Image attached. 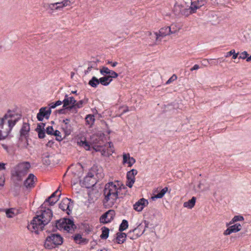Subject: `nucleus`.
I'll return each instance as SVG.
<instances>
[{"label": "nucleus", "mask_w": 251, "mask_h": 251, "mask_svg": "<svg viewBox=\"0 0 251 251\" xmlns=\"http://www.w3.org/2000/svg\"><path fill=\"white\" fill-rule=\"evenodd\" d=\"M175 32V31H172L171 28L170 26H167L161 28L159 31V33L157 32L154 33L153 34L151 32H148V34L149 35H152L153 37L155 39L156 42H157L158 40L161 41V39H159L160 37H164L167 35H169L170 34H173Z\"/></svg>", "instance_id": "obj_9"}, {"label": "nucleus", "mask_w": 251, "mask_h": 251, "mask_svg": "<svg viewBox=\"0 0 251 251\" xmlns=\"http://www.w3.org/2000/svg\"><path fill=\"white\" fill-rule=\"evenodd\" d=\"M66 110H67V109L63 107V108L55 111V112L60 114H65L66 113Z\"/></svg>", "instance_id": "obj_49"}, {"label": "nucleus", "mask_w": 251, "mask_h": 251, "mask_svg": "<svg viewBox=\"0 0 251 251\" xmlns=\"http://www.w3.org/2000/svg\"><path fill=\"white\" fill-rule=\"evenodd\" d=\"M38 133V137L39 138L42 139L45 137V132L44 130L40 129L37 131Z\"/></svg>", "instance_id": "obj_42"}, {"label": "nucleus", "mask_w": 251, "mask_h": 251, "mask_svg": "<svg viewBox=\"0 0 251 251\" xmlns=\"http://www.w3.org/2000/svg\"><path fill=\"white\" fill-rule=\"evenodd\" d=\"M167 191H168V188L166 187L164 188L163 189H162L161 190V191L159 193L152 196L151 197V199L153 201H154L155 199L162 198L164 196V195L165 194V193L167 192Z\"/></svg>", "instance_id": "obj_26"}, {"label": "nucleus", "mask_w": 251, "mask_h": 251, "mask_svg": "<svg viewBox=\"0 0 251 251\" xmlns=\"http://www.w3.org/2000/svg\"><path fill=\"white\" fill-rule=\"evenodd\" d=\"M239 52L236 53L234 50H231L230 51L227 52L226 55V57H228L231 55H232V58L235 59L238 57Z\"/></svg>", "instance_id": "obj_33"}, {"label": "nucleus", "mask_w": 251, "mask_h": 251, "mask_svg": "<svg viewBox=\"0 0 251 251\" xmlns=\"http://www.w3.org/2000/svg\"><path fill=\"white\" fill-rule=\"evenodd\" d=\"M70 122L71 121L69 119H65L63 120L62 123H63V124H65V123H66L68 124H71Z\"/></svg>", "instance_id": "obj_59"}, {"label": "nucleus", "mask_w": 251, "mask_h": 251, "mask_svg": "<svg viewBox=\"0 0 251 251\" xmlns=\"http://www.w3.org/2000/svg\"><path fill=\"white\" fill-rule=\"evenodd\" d=\"M200 68V67L198 65L195 64L192 68L190 69L191 71H193L194 70H198Z\"/></svg>", "instance_id": "obj_53"}, {"label": "nucleus", "mask_w": 251, "mask_h": 251, "mask_svg": "<svg viewBox=\"0 0 251 251\" xmlns=\"http://www.w3.org/2000/svg\"><path fill=\"white\" fill-rule=\"evenodd\" d=\"M45 126V124H44V123H40V124H39L37 126V127L36 128V131H38L39 130H40V129H43V128H44V126Z\"/></svg>", "instance_id": "obj_48"}, {"label": "nucleus", "mask_w": 251, "mask_h": 251, "mask_svg": "<svg viewBox=\"0 0 251 251\" xmlns=\"http://www.w3.org/2000/svg\"><path fill=\"white\" fill-rule=\"evenodd\" d=\"M37 178L32 174H30L26 180L24 181V185L26 188H30L34 186V183Z\"/></svg>", "instance_id": "obj_17"}, {"label": "nucleus", "mask_w": 251, "mask_h": 251, "mask_svg": "<svg viewBox=\"0 0 251 251\" xmlns=\"http://www.w3.org/2000/svg\"><path fill=\"white\" fill-rule=\"evenodd\" d=\"M137 174V171L135 169H132L127 173V181L126 182V185L129 188H131L132 187L135 180V176Z\"/></svg>", "instance_id": "obj_12"}, {"label": "nucleus", "mask_w": 251, "mask_h": 251, "mask_svg": "<svg viewBox=\"0 0 251 251\" xmlns=\"http://www.w3.org/2000/svg\"><path fill=\"white\" fill-rule=\"evenodd\" d=\"M85 120L88 125H91L94 123L95 119L93 115H87Z\"/></svg>", "instance_id": "obj_35"}, {"label": "nucleus", "mask_w": 251, "mask_h": 251, "mask_svg": "<svg viewBox=\"0 0 251 251\" xmlns=\"http://www.w3.org/2000/svg\"><path fill=\"white\" fill-rule=\"evenodd\" d=\"M177 76L176 75H173L171 78H170L166 82V84H169L171 83L173 81L176 79Z\"/></svg>", "instance_id": "obj_46"}, {"label": "nucleus", "mask_w": 251, "mask_h": 251, "mask_svg": "<svg viewBox=\"0 0 251 251\" xmlns=\"http://www.w3.org/2000/svg\"><path fill=\"white\" fill-rule=\"evenodd\" d=\"M89 85L94 88H96L100 84L99 79L96 76H93L88 82Z\"/></svg>", "instance_id": "obj_29"}, {"label": "nucleus", "mask_w": 251, "mask_h": 251, "mask_svg": "<svg viewBox=\"0 0 251 251\" xmlns=\"http://www.w3.org/2000/svg\"><path fill=\"white\" fill-rule=\"evenodd\" d=\"M5 164H4L3 163L0 162V171L5 170Z\"/></svg>", "instance_id": "obj_57"}, {"label": "nucleus", "mask_w": 251, "mask_h": 251, "mask_svg": "<svg viewBox=\"0 0 251 251\" xmlns=\"http://www.w3.org/2000/svg\"><path fill=\"white\" fill-rule=\"evenodd\" d=\"M52 212L50 208L44 210L41 215L34 217L30 223L27 226V228L32 232L38 233L39 231L43 230L44 226L50 221L52 217Z\"/></svg>", "instance_id": "obj_2"}, {"label": "nucleus", "mask_w": 251, "mask_h": 251, "mask_svg": "<svg viewBox=\"0 0 251 251\" xmlns=\"http://www.w3.org/2000/svg\"><path fill=\"white\" fill-rule=\"evenodd\" d=\"M63 102V107L65 108L67 111H69L70 112V110L68 108V107H69L71 105H75L76 101L74 97H68L67 95H66Z\"/></svg>", "instance_id": "obj_14"}, {"label": "nucleus", "mask_w": 251, "mask_h": 251, "mask_svg": "<svg viewBox=\"0 0 251 251\" xmlns=\"http://www.w3.org/2000/svg\"><path fill=\"white\" fill-rule=\"evenodd\" d=\"M48 105L49 107L48 108V109H50V110H51V109H54L56 107V106L54 102L50 103Z\"/></svg>", "instance_id": "obj_51"}, {"label": "nucleus", "mask_w": 251, "mask_h": 251, "mask_svg": "<svg viewBox=\"0 0 251 251\" xmlns=\"http://www.w3.org/2000/svg\"><path fill=\"white\" fill-rule=\"evenodd\" d=\"M232 232H237L241 229V225L240 224H236L229 226Z\"/></svg>", "instance_id": "obj_34"}, {"label": "nucleus", "mask_w": 251, "mask_h": 251, "mask_svg": "<svg viewBox=\"0 0 251 251\" xmlns=\"http://www.w3.org/2000/svg\"><path fill=\"white\" fill-rule=\"evenodd\" d=\"M74 240L77 244H86L87 243V240L85 238H82L81 235L79 234H75L73 237Z\"/></svg>", "instance_id": "obj_24"}, {"label": "nucleus", "mask_w": 251, "mask_h": 251, "mask_svg": "<svg viewBox=\"0 0 251 251\" xmlns=\"http://www.w3.org/2000/svg\"><path fill=\"white\" fill-rule=\"evenodd\" d=\"M55 156L53 154H50L48 152L44 153L42 155L43 163L46 165H49L53 162Z\"/></svg>", "instance_id": "obj_20"}, {"label": "nucleus", "mask_w": 251, "mask_h": 251, "mask_svg": "<svg viewBox=\"0 0 251 251\" xmlns=\"http://www.w3.org/2000/svg\"><path fill=\"white\" fill-rule=\"evenodd\" d=\"M110 71L111 70L109 69L106 67H102L100 70V73L103 76L109 75V73H110Z\"/></svg>", "instance_id": "obj_32"}, {"label": "nucleus", "mask_w": 251, "mask_h": 251, "mask_svg": "<svg viewBox=\"0 0 251 251\" xmlns=\"http://www.w3.org/2000/svg\"><path fill=\"white\" fill-rule=\"evenodd\" d=\"M86 140L82 141L80 140L79 142H78V144L80 146L83 147L84 144V142H85Z\"/></svg>", "instance_id": "obj_61"}, {"label": "nucleus", "mask_w": 251, "mask_h": 251, "mask_svg": "<svg viewBox=\"0 0 251 251\" xmlns=\"http://www.w3.org/2000/svg\"><path fill=\"white\" fill-rule=\"evenodd\" d=\"M102 233L100 237L102 239H106L109 235V229L103 226L101 228Z\"/></svg>", "instance_id": "obj_30"}, {"label": "nucleus", "mask_w": 251, "mask_h": 251, "mask_svg": "<svg viewBox=\"0 0 251 251\" xmlns=\"http://www.w3.org/2000/svg\"><path fill=\"white\" fill-rule=\"evenodd\" d=\"M62 103L63 104V101H61L60 100H58L56 101L55 102H54V104H55L56 107L61 105Z\"/></svg>", "instance_id": "obj_58"}, {"label": "nucleus", "mask_w": 251, "mask_h": 251, "mask_svg": "<svg viewBox=\"0 0 251 251\" xmlns=\"http://www.w3.org/2000/svg\"><path fill=\"white\" fill-rule=\"evenodd\" d=\"M53 135L56 137V140L57 141H61L63 140V138L61 135V132L58 130H55L54 131Z\"/></svg>", "instance_id": "obj_36"}, {"label": "nucleus", "mask_w": 251, "mask_h": 251, "mask_svg": "<svg viewBox=\"0 0 251 251\" xmlns=\"http://www.w3.org/2000/svg\"><path fill=\"white\" fill-rule=\"evenodd\" d=\"M148 204V201L144 198H142L134 204V209L137 211L140 212Z\"/></svg>", "instance_id": "obj_18"}, {"label": "nucleus", "mask_w": 251, "mask_h": 251, "mask_svg": "<svg viewBox=\"0 0 251 251\" xmlns=\"http://www.w3.org/2000/svg\"><path fill=\"white\" fill-rule=\"evenodd\" d=\"M30 131L29 124L26 123H24L22 128L20 130V140H23L24 139L26 143V145H24V147H26L28 145L27 143L26 137L28 136L29 132Z\"/></svg>", "instance_id": "obj_10"}, {"label": "nucleus", "mask_w": 251, "mask_h": 251, "mask_svg": "<svg viewBox=\"0 0 251 251\" xmlns=\"http://www.w3.org/2000/svg\"><path fill=\"white\" fill-rule=\"evenodd\" d=\"M196 201V198L195 197H193L191 200L183 203V206L189 209H192L195 204Z\"/></svg>", "instance_id": "obj_25"}, {"label": "nucleus", "mask_w": 251, "mask_h": 251, "mask_svg": "<svg viewBox=\"0 0 251 251\" xmlns=\"http://www.w3.org/2000/svg\"><path fill=\"white\" fill-rule=\"evenodd\" d=\"M123 163L125 164L126 163L128 159L130 157L129 153H124L123 154Z\"/></svg>", "instance_id": "obj_44"}, {"label": "nucleus", "mask_w": 251, "mask_h": 251, "mask_svg": "<svg viewBox=\"0 0 251 251\" xmlns=\"http://www.w3.org/2000/svg\"><path fill=\"white\" fill-rule=\"evenodd\" d=\"M83 147H84L86 150H87V151L89 150V149H90V146L89 145L88 142H87L86 141L85 142H84V144L83 146Z\"/></svg>", "instance_id": "obj_52"}, {"label": "nucleus", "mask_w": 251, "mask_h": 251, "mask_svg": "<svg viewBox=\"0 0 251 251\" xmlns=\"http://www.w3.org/2000/svg\"><path fill=\"white\" fill-rule=\"evenodd\" d=\"M107 76L108 77H109V79H110L111 81H112V78H115L118 76V74L114 71L111 70L110 73H109V75Z\"/></svg>", "instance_id": "obj_39"}, {"label": "nucleus", "mask_w": 251, "mask_h": 251, "mask_svg": "<svg viewBox=\"0 0 251 251\" xmlns=\"http://www.w3.org/2000/svg\"><path fill=\"white\" fill-rule=\"evenodd\" d=\"M121 187L116 184V182H110L105 184L103 190L104 199L103 202L112 206L119 198Z\"/></svg>", "instance_id": "obj_3"}, {"label": "nucleus", "mask_w": 251, "mask_h": 251, "mask_svg": "<svg viewBox=\"0 0 251 251\" xmlns=\"http://www.w3.org/2000/svg\"><path fill=\"white\" fill-rule=\"evenodd\" d=\"M204 0H198L192 2L190 0L191 6L188 8H183L181 6L175 5L174 7V14L175 15H189L195 13L196 10L204 4Z\"/></svg>", "instance_id": "obj_4"}, {"label": "nucleus", "mask_w": 251, "mask_h": 251, "mask_svg": "<svg viewBox=\"0 0 251 251\" xmlns=\"http://www.w3.org/2000/svg\"><path fill=\"white\" fill-rule=\"evenodd\" d=\"M128 222L126 220H123L119 227V231L122 232L128 227Z\"/></svg>", "instance_id": "obj_31"}, {"label": "nucleus", "mask_w": 251, "mask_h": 251, "mask_svg": "<svg viewBox=\"0 0 251 251\" xmlns=\"http://www.w3.org/2000/svg\"><path fill=\"white\" fill-rule=\"evenodd\" d=\"M56 227L58 229H62L71 232L76 228V226L72 220L69 219L63 218L56 221Z\"/></svg>", "instance_id": "obj_7"}, {"label": "nucleus", "mask_w": 251, "mask_h": 251, "mask_svg": "<svg viewBox=\"0 0 251 251\" xmlns=\"http://www.w3.org/2000/svg\"><path fill=\"white\" fill-rule=\"evenodd\" d=\"M22 115L14 111L8 110L0 118V140L5 139L13 127L21 120Z\"/></svg>", "instance_id": "obj_1"}, {"label": "nucleus", "mask_w": 251, "mask_h": 251, "mask_svg": "<svg viewBox=\"0 0 251 251\" xmlns=\"http://www.w3.org/2000/svg\"><path fill=\"white\" fill-rule=\"evenodd\" d=\"M211 19L210 20L209 22L212 25H215L219 23L220 20L219 17H211Z\"/></svg>", "instance_id": "obj_38"}, {"label": "nucleus", "mask_w": 251, "mask_h": 251, "mask_svg": "<svg viewBox=\"0 0 251 251\" xmlns=\"http://www.w3.org/2000/svg\"><path fill=\"white\" fill-rule=\"evenodd\" d=\"M61 126L66 136L70 135L73 131V128L71 124L65 123V124H62Z\"/></svg>", "instance_id": "obj_21"}, {"label": "nucleus", "mask_w": 251, "mask_h": 251, "mask_svg": "<svg viewBox=\"0 0 251 251\" xmlns=\"http://www.w3.org/2000/svg\"><path fill=\"white\" fill-rule=\"evenodd\" d=\"M248 55L249 54H248V52L246 51H244L240 54V55L239 56V58L242 59H246V58L247 57Z\"/></svg>", "instance_id": "obj_45"}, {"label": "nucleus", "mask_w": 251, "mask_h": 251, "mask_svg": "<svg viewBox=\"0 0 251 251\" xmlns=\"http://www.w3.org/2000/svg\"><path fill=\"white\" fill-rule=\"evenodd\" d=\"M53 2L49 4V8L52 10L61 11L64 8L71 5L73 0H53Z\"/></svg>", "instance_id": "obj_8"}, {"label": "nucleus", "mask_w": 251, "mask_h": 251, "mask_svg": "<svg viewBox=\"0 0 251 251\" xmlns=\"http://www.w3.org/2000/svg\"><path fill=\"white\" fill-rule=\"evenodd\" d=\"M232 229H231L229 227L228 228H227L225 231L224 234L226 235H229L231 233H233L232 231Z\"/></svg>", "instance_id": "obj_50"}, {"label": "nucleus", "mask_w": 251, "mask_h": 251, "mask_svg": "<svg viewBox=\"0 0 251 251\" xmlns=\"http://www.w3.org/2000/svg\"><path fill=\"white\" fill-rule=\"evenodd\" d=\"M246 61L247 62H250L251 61V55L246 58Z\"/></svg>", "instance_id": "obj_63"}, {"label": "nucleus", "mask_w": 251, "mask_h": 251, "mask_svg": "<svg viewBox=\"0 0 251 251\" xmlns=\"http://www.w3.org/2000/svg\"><path fill=\"white\" fill-rule=\"evenodd\" d=\"M87 100H82L75 102V105H71L68 108L70 110V113L76 114L77 113V109L82 107L84 104L87 103Z\"/></svg>", "instance_id": "obj_15"}, {"label": "nucleus", "mask_w": 251, "mask_h": 251, "mask_svg": "<svg viewBox=\"0 0 251 251\" xmlns=\"http://www.w3.org/2000/svg\"><path fill=\"white\" fill-rule=\"evenodd\" d=\"M71 201V200L70 199L66 198L62 200V201L59 205V208H60L63 211H66V213L68 215L71 211L69 208V204L70 203Z\"/></svg>", "instance_id": "obj_16"}, {"label": "nucleus", "mask_w": 251, "mask_h": 251, "mask_svg": "<svg viewBox=\"0 0 251 251\" xmlns=\"http://www.w3.org/2000/svg\"><path fill=\"white\" fill-rule=\"evenodd\" d=\"M120 110L122 112V114L125 113L129 111L128 108L127 106H122L120 108Z\"/></svg>", "instance_id": "obj_47"}, {"label": "nucleus", "mask_w": 251, "mask_h": 251, "mask_svg": "<svg viewBox=\"0 0 251 251\" xmlns=\"http://www.w3.org/2000/svg\"><path fill=\"white\" fill-rule=\"evenodd\" d=\"M202 183L200 182L199 183V185H198V188H199V189H201V190L203 191V189H202V188H201V186H202Z\"/></svg>", "instance_id": "obj_62"}, {"label": "nucleus", "mask_w": 251, "mask_h": 251, "mask_svg": "<svg viewBox=\"0 0 251 251\" xmlns=\"http://www.w3.org/2000/svg\"><path fill=\"white\" fill-rule=\"evenodd\" d=\"M115 211L113 210H109L100 217V222L103 224L109 223L113 219Z\"/></svg>", "instance_id": "obj_13"}, {"label": "nucleus", "mask_w": 251, "mask_h": 251, "mask_svg": "<svg viewBox=\"0 0 251 251\" xmlns=\"http://www.w3.org/2000/svg\"><path fill=\"white\" fill-rule=\"evenodd\" d=\"M54 141L52 140H49L47 143L46 146L47 147H51V146L54 144Z\"/></svg>", "instance_id": "obj_54"}, {"label": "nucleus", "mask_w": 251, "mask_h": 251, "mask_svg": "<svg viewBox=\"0 0 251 251\" xmlns=\"http://www.w3.org/2000/svg\"><path fill=\"white\" fill-rule=\"evenodd\" d=\"M107 64H111L112 67H115L117 65L118 63L117 62H112L110 61H108Z\"/></svg>", "instance_id": "obj_55"}, {"label": "nucleus", "mask_w": 251, "mask_h": 251, "mask_svg": "<svg viewBox=\"0 0 251 251\" xmlns=\"http://www.w3.org/2000/svg\"><path fill=\"white\" fill-rule=\"evenodd\" d=\"M97 66L95 62H90L89 63V66L87 69L85 71V74L89 73L92 70V68H95Z\"/></svg>", "instance_id": "obj_37"}, {"label": "nucleus", "mask_w": 251, "mask_h": 251, "mask_svg": "<svg viewBox=\"0 0 251 251\" xmlns=\"http://www.w3.org/2000/svg\"><path fill=\"white\" fill-rule=\"evenodd\" d=\"M75 75V73L74 72H71V77L72 78Z\"/></svg>", "instance_id": "obj_64"}, {"label": "nucleus", "mask_w": 251, "mask_h": 251, "mask_svg": "<svg viewBox=\"0 0 251 251\" xmlns=\"http://www.w3.org/2000/svg\"><path fill=\"white\" fill-rule=\"evenodd\" d=\"M99 82L103 86H108L111 81L109 79V77H108L107 75H106L100 78Z\"/></svg>", "instance_id": "obj_28"}, {"label": "nucleus", "mask_w": 251, "mask_h": 251, "mask_svg": "<svg viewBox=\"0 0 251 251\" xmlns=\"http://www.w3.org/2000/svg\"><path fill=\"white\" fill-rule=\"evenodd\" d=\"M126 234L123 232H118L117 233V240L118 244L123 243L126 237Z\"/></svg>", "instance_id": "obj_27"}, {"label": "nucleus", "mask_w": 251, "mask_h": 251, "mask_svg": "<svg viewBox=\"0 0 251 251\" xmlns=\"http://www.w3.org/2000/svg\"><path fill=\"white\" fill-rule=\"evenodd\" d=\"M46 133L49 135H53V133L54 132V130L51 126H48L47 127L46 130Z\"/></svg>", "instance_id": "obj_43"}, {"label": "nucleus", "mask_w": 251, "mask_h": 251, "mask_svg": "<svg viewBox=\"0 0 251 251\" xmlns=\"http://www.w3.org/2000/svg\"><path fill=\"white\" fill-rule=\"evenodd\" d=\"M51 113V110L48 109L47 107H43L39 109V113L37 115V119L39 121H42L45 118L49 119Z\"/></svg>", "instance_id": "obj_11"}, {"label": "nucleus", "mask_w": 251, "mask_h": 251, "mask_svg": "<svg viewBox=\"0 0 251 251\" xmlns=\"http://www.w3.org/2000/svg\"><path fill=\"white\" fill-rule=\"evenodd\" d=\"M30 168V164L29 162H25L17 165L12 172L13 176L16 177L18 180H21L28 172Z\"/></svg>", "instance_id": "obj_5"}, {"label": "nucleus", "mask_w": 251, "mask_h": 251, "mask_svg": "<svg viewBox=\"0 0 251 251\" xmlns=\"http://www.w3.org/2000/svg\"><path fill=\"white\" fill-rule=\"evenodd\" d=\"M94 178H93V176L92 175H88L84 177V182L86 183H88L86 187L87 188H90L91 186H93L95 184V182L94 181Z\"/></svg>", "instance_id": "obj_22"}, {"label": "nucleus", "mask_w": 251, "mask_h": 251, "mask_svg": "<svg viewBox=\"0 0 251 251\" xmlns=\"http://www.w3.org/2000/svg\"><path fill=\"white\" fill-rule=\"evenodd\" d=\"M63 243V238L58 234H51L45 240L44 246L46 249L50 250Z\"/></svg>", "instance_id": "obj_6"}, {"label": "nucleus", "mask_w": 251, "mask_h": 251, "mask_svg": "<svg viewBox=\"0 0 251 251\" xmlns=\"http://www.w3.org/2000/svg\"><path fill=\"white\" fill-rule=\"evenodd\" d=\"M4 179L2 177H0V186H3L4 184Z\"/></svg>", "instance_id": "obj_60"}, {"label": "nucleus", "mask_w": 251, "mask_h": 251, "mask_svg": "<svg viewBox=\"0 0 251 251\" xmlns=\"http://www.w3.org/2000/svg\"><path fill=\"white\" fill-rule=\"evenodd\" d=\"M18 210L15 208H9L5 209L6 217L8 218H11L18 214Z\"/></svg>", "instance_id": "obj_23"}, {"label": "nucleus", "mask_w": 251, "mask_h": 251, "mask_svg": "<svg viewBox=\"0 0 251 251\" xmlns=\"http://www.w3.org/2000/svg\"><path fill=\"white\" fill-rule=\"evenodd\" d=\"M59 191V189H58L54 192H53L50 197L46 200L44 202V204H45L46 202H48L49 203V205L51 206L54 205L59 200V198L61 196V194H60L58 195V197H56V194Z\"/></svg>", "instance_id": "obj_19"}, {"label": "nucleus", "mask_w": 251, "mask_h": 251, "mask_svg": "<svg viewBox=\"0 0 251 251\" xmlns=\"http://www.w3.org/2000/svg\"><path fill=\"white\" fill-rule=\"evenodd\" d=\"M131 233H132L131 231H130L128 233L127 236L130 238V239H136L137 238V236H131Z\"/></svg>", "instance_id": "obj_56"}, {"label": "nucleus", "mask_w": 251, "mask_h": 251, "mask_svg": "<svg viewBox=\"0 0 251 251\" xmlns=\"http://www.w3.org/2000/svg\"><path fill=\"white\" fill-rule=\"evenodd\" d=\"M135 159L133 157H130L128 159V161L126 163L128 164V167H131L133 165V164H134L135 163Z\"/></svg>", "instance_id": "obj_41"}, {"label": "nucleus", "mask_w": 251, "mask_h": 251, "mask_svg": "<svg viewBox=\"0 0 251 251\" xmlns=\"http://www.w3.org/2000/svg\"><path fill=\"white\" fill-rule=\"evenodd\" d=\"M244 217L242 216L237 215L235 216L232 219L233 222H236L237 221H242L244 220Z\"/></svg>", "instance_id": "obj_40"}]
</instances>
